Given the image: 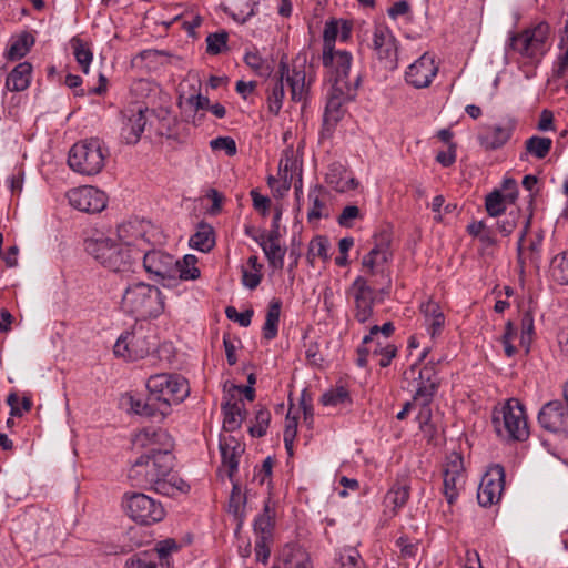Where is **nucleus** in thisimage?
<instances>
[{
    "mask_svg": "<svg viewBox=\"0 0 568 568\" xmlns=\"http://www.w3.org/2000/svg\"><path fill=\"white\" fill-rule=\"evenodd\" d=\"M387 342L381 341V338H375L371 344H361L357 348V359L356 364L359 367H366L369 355H378L385 347Z\"/></svg>",
    "mask_w": 568,
    "mask_h": 568,
    "instance_id": "nucleus-46",
    "label": "nucleus"
},
{
    "mask_svg": "<svg viewBox=\"0 0 568 568\" xmlns=\"http://www.w3.org/2000/svg\"><path fill=\"white\" fill-rule=\"evenodd\" d=\"M491 423L497 436L501 439L523 442L529 436L525 408L516 398H510L500 407H495Z\"/></svg>",
    "mask_w": 568,
    "mask_h": 568,
    "instance_id": "nucleus-6",
    "label": "nucleus"
},
{
    "mask_svg": "<svg viewBox=\"0 0 568 568\" xmlns=\"http://www.w3.org/2000/svg\"><path fill=\"white\" fill-rule=\"evenodd\" d=\"M507 197L504 196L500 190H494L487 194L485 200V207L487 213L493 216H499L506 211Z\"/></svg>",
    "mask_w": 568,
    "mask_h": 568,
    "instance_id": "nucleus-47",
    "label": "nucleus"
},
{
    "mask_svg": "<svg viewBox=\"0 0 568 568\" xmlns=\"http://www.w3.org/2000/svg\"><path fill=\"white\" fill-rule=\"evenodd\" d=\"M323 193L324 187L320 184L310 190L308 200L312 202V207L307 213L308 222L317 221L323 216L322 210L325 207V202L321 199Z\"/></svg>",
    "mask_w": 568,
    "mask_h": 568,
    "instance_id": "nucleus-45",
    "label": "nucleus"
},
{
    "mask_svg": "<svg viewBox=\"0 0 568 568\" xmlns=\"http://www.w3.org/2000/svg\"><path fill=\"white\" fill-rule=\"evenodd\" d=\"M409 490L410 487L407 484H398L387 493L386 500L393 505L395 511L406 505L409 499Z\"/></svg>",
    "mask_w": 568,
    "mask_h": 568,
    "instance_id": "nucleus-51",
    "label": "nucleus"
},
{
    "mask_svg": "<svg viewBox=\"0 0 568 568\" xmlns=\"http://www.w3.org/2000/svg\"><path fill=\"white\" fill-rule=\"evenodd\" d=\"M158 84L149 79H138L131 87L130 92L136 99V102L141 103L140 100L151 98L158 93Z\"/></svg>",
    "mask_w": 568,
    "mask_h": 568,
    "instance_id": "nucleus-44",
    "label": "nucleus"
},
{
    "mask_svg": "<svg viewBox=\"0 0 568 568\" xmlns=\"http://www.w3.org/2000/svg\"><path fill=\"white\" fill-rule=\"evenodd\" d=\"M148 396L126 400L130 409L140 416L163 420L172 412L173 405L181 404L190 394L189 382L180 374H155L148 378Z\"/></svg>",
    "mask_w": 568,
    "mask_h": 568,
    "instance_id": "nucleus-1",
    "label": "nucleus"
},
{
    "mask_svg": "<svg viewBox=\"0 0 568 568\" xmlns=\"http://www.w3.org/2000/svg\"><path fill=\"white\" fill-rule=\"evenodd\" d=\"M375 57L379 62L378 68L393 71L397 68V48L396 41L387 42L386 45L375 51Z\"/></svg>",
    "mask_w": 568,
    "mask_h": 568,
    "instance_id": "nucleus-39",
    "label": "nucleus"
},
{
    "mask_svg": "<svg viewBox=\"0 0 568 568\" xmlns=\"http://www.w3.org/2000/svg\"><path fill=\"white\" fill-rule=\"evenodd\" d=\"M253 240L256 241L263 250L270 267L273 270H282L286 248L282 247L280 243H267L264 233L258 236H253Z\"/></svg>",
    "mask_w": 568,
    "mask_h": 568,
    "instance_id": "nucleus-29",
    "label": "nucleus"
},
{
    "mask_svg": "<svg viewBox=\"0 0 568 568\" xmlns=\"http://www.w3.org/2000/svg\"><path fill=\"white\" fill-rule=\"evenodd\" d=\"M465 484V467L463 456L454 453L447 458L443 471V489L449 505L455 504Z\"/></svg>",
    "mask_w": 568,
    "mask_h": 568,
    "instance_id": "nucleus-14",
    "label": "nucleus"
},
{
    "mask_svg": "<svg viewBox=\"0 0 568 568\" xmlns=\"http://www.w3.org/2000/svg\"><path fill=\"white\" fill-rule=\"evenodd\" d=\"M550 274L559 284H568V251L556 255L551 260Z\"/></svg>",
    "mask_w": 568,
    "mask_h": 568,
    "instance_id": "nucleus-42",
    "label": "nucleus"
},
{
    "mask_svg": "<svg viewBox=\"0 0 568 568\" xmlns=\"http://www.w3.org/2000/svg\"><path fill=\"white\" fill-rule=\"evenodd\" d=\"M71 48L79 65L83 71H88L93 57L88 44L82 40L74 38L71 40Z\"/></svg>",
    "mask_w": 568,
    "mask_h": 568,
    "instance_id": "nucleus-48",
    "label": "nucleus"
},
{
    "mask_svg": "<svg viewBox=\"0 0 568 568\" xmlns=\"http://www.w3.org/2000/svg\"><path fill=\"white\" fill-rule=\"evenodd\" d=\"M531 215H529L525 220L524 229L520 232L519 239L517 241V255L518 263L524 266L526 261H529L536 268H539L541 262V248L544 236L540 233L535 234L530 241L527 248L524 247L525 237L527 235L529 225H530Z\"/></svg>",
    "mask_w": 568,
    "mask_h": 568,
    "instance_id": "nucleus-20",
    "label": "nucleus"
},
{
    "mask_svg": "<svg viewBox=\"0 0 568 568\" xmlns=\"http://www.w3.org/2000/svg\"><path fill=\"white\" fill-rule=\"evenodd\" d=\"M109 149L98 138L84 139L77 142L69 151L70 169L82 175H97L105 165Z\"/></svg>",
    "mask_w": 568,
    "mask_h": 568,
    "instance_id": "nucleus-7",
    "label": "nucleus"
},
{
    "mask_svg": "<svg viewBox=\"0 0 568 568\" xmlns=\"http://www.w3.org/2000/svg\"><path fill=\"white\" fill-rule=\"evenodd\" d=\"M549 36V26L545 22L537 24L530 30H526L521 33L515 34L510 38L511 50L518 52L523 59L525 65H535L539 58L545 53L546 41Z\"/></svg>",
    "mask_w": 568,
    "mask_h": 568,
    "instance_id": "nucleus-8",
    "label": "nucleus"
},
{
    "mask_svg": "<svg viewBox=\"0 0 568 568\" xmlns=\"http://www.w3.org/2000/svg\"><path fill=\"white\" fill-rule=\"evenodd\" d=\"M143 267L155 281H175L179 273V260L162 250H146V241L143 243Z\"/></svg>",
    "mask_w": 568,
    "mask_h": 568,
    "instance_id": "nucleus-12",
    "label": "nucleus"
},
{
    "mask_svg": "<svg viewBox=\"0 0 568 568\" xmlns=\"http://www.w3.org/2000/svg\"><path fill=\"white\" fill-rule=\"evenodd\" d=\"M152 338L153 336L146 334L142 328L126 331L116 339L113 348L114 355L126 361L144 358L155 347Z\"/></svg>",
    "mask_w": 568,
    "mask_h": 568,
    "instance_id": "nucleus-11",
    "label": "nucleus"
},
{
    "mask_svg": "<svg viewBox=\"0 0 568 568\" xmlns=\"http://www.w3.org/2000/svg\"><path fill=\"white\" fill-rule=\"evenodd\" d=\"M149 118H155L161 129H165L166 133L170 134L176 124V118L171 115V112L166 108L150 109Z\"/></svg>",
    "mask_w": 568,
    "mask_h": 568,
    "instance_id": "nucleus-57",
    "label": "nucleus"
},
{
    "mask_svg": "<svg viewBox=\"0 0 568 568\" xmlns=\"http://www.w3.org/2000/svg\"><path fill=\"white\" fill-rule=\"evenodd\" d=\"M180 549V545L173 538H166L156 542L155 548L153 550H149L150 552H154L156 555V560L159 562H170V555L172 552H176Z\"/></svg>",
    "mask_w": 568,
    "mask_h": 568,
    "instance_id": "nucleus-52",
    "label": "nucleus"
},
{
    "mask_svg": "<svg viewBox=\"0 0 568 568\" xmlns=\"http://www.w3.org/2000/svg\"><path fill=\"white\" fill-rule=\"evenodd\" d=\"M276 517V503L270 497L264 501L263 510L256 516L253 524L256 537H268L273 539V530Z\"/></svg>",
    "mask_w": 568,
    "mask_h": 568,
    "instance_id": "nucleus-26",
    "label": "nucleus"
},
{
    "mask_svg": "<svg viewBox=\"0 0 568 568\" xmlns=\"http://www.w3.org/2000/svg\"><path fill=\"white\" fill-rule=\"evenodd\" d=\"M201 92V79L196 73H189L178 85V106L183 109L187 103L191 95H196Z\"/></svg>",
    "mask_w": 568,
    "mask_h": 568,
    "instance_id": "nucleus-33",
    "label": "nucleus"
},
{
    "mask_svg": "<svg viewBox=\"0 0 568 568\" xmlns=\"http://www.w3.org/2000/svg\"><path fill=\"white\" fill-rule=\"evenodd\" d=\"M189 245L203 253L210 252L215 245L213 227L206 222H200L196 232L190 237Z\"/></svg>",
    "mask_w": 568,
    "mask_h": 568,
    "instance_id": "nucleus-28",
    "label": "nucleus"
},
{
    "mask_svg": "<svg viewBox=\"0 0 568 568\" xmlns=\"http://www.w3.org/2000/svg\"><path fill=\"white\" fill-rule=\"evenodd\" d=\"M285 75L286 82L291 88L292 100L302 101L305 99L312 79L310 78L306 84V73H285Z\"/></svg>",
    "mask_w": 568,
    "mask_h": 568,
    "instance_id": "nucleus-36",
    "label": "nucleus"
},
{
    "mask_svg": "<svg viewBox=\"0 0 568 568\" xmlns=\"http://www.w3.org/2000/svg\"><path fill=\"white\" fill-rule=\"evenodd\" d=\"M271 422V413L267 408L261 407L255 414V424L250 427L253 437H263Z\"/></svg>",
    "mask_w": 568,
    "mask_h": 568,
    "instance_id": "nucleus-54",
    "label": "nucleus"
},
{
    "mask_svg": "<svg viewBox=\"0 0 568 568\" xmlns=\"http://www.w3.org/2000/svg\"><path fill=\"white\" fill-rule=\"evenodd\" d=\"M125 568H171V564L159 562L154 552L140 551L128 558Z\"/></svg>",
    "mask_w": 568,
    "mask_h": 568,
    "instance_id": "nucleus-35",
    "label": "nucleus"
},
{
    "mask_svg": "<svg viewBox=\"0 0 568 568\" xmlns=\"http://www.w3.org/2000/svg\"><path fill=\"white\" fill-rule=\"evenodd\" d=\"M149 112L150 109L139 102L133 103L122 112L121 136L126 144H135L140 141L146 123L151 121Z\"/></svg>",
    "mask_w": 568,
    "mask_h": 568,
    "instance_id": "nucleus-15",
    "label": "nucleus"
},
{
    "mask_svg": "<svg viewBox=\"0 0 568 568\" xmlns=\"http://www.w3.org/2000/svg\"><path fill=\"white\" fill-rule=\"evenodd\" d=\"M243 59L253 71H274L275 69V61L270 55H262L257 49L247 51Z\"/></svg>",
    "mask_w": 568,
    "mask_h": 568,
    "instance_id": "nucleus-37",
    "label": "nucleus"
},
{
    "mask_svg": "<svg viewBox=\"0 0 568 568\" xmlns=\"http://www.w3.org/2000/svg\"><path fill=\"white\" fill-rule=\"evenodd\" d=\"M420 311L429 323V334L432 337H435L442 332L445 324V315L442 312L440 306L434 301H428L420 305Z\"/></svg>",
    "mask_w": 568,
    "mask_h": 568,
    "instance_id": "nucleus-30",
    "label": "nucleus"
},
{
    "mask_svg": "<svg viewBox=\"0 0 568 568\" xmlns=\"http://www.w3.org/2000/svg\"><path fill=\"white\" fill-rule=\"evenodd\" d=\"M121 307L138 320L155 318L164 311V296L156 286L136 282L125 288Z\"/></svg>",
    "mask_w": 568,
    "mask_h": 568,
    "instance_id": "nucleus-4",
    "label": "nucleus"
},
{
    "mask_svg": "<svg viewBox=\"0 0 568 568\" xmlns=\"http://www.w3.org/2000/svg\"><path fill=\"white\" fill-rule=\"evenodd\" d=\"M229 34L226 31L210 33L206 37V51L210 54H219L226 48Z\"/></svg>",
    "mask_w": 568,
    "mask_h": 568,
    "instance_id": "nucleus-56",
    "label": "nucleus"
},
{
    "mask_svg": "<svg viewBox=\"0 0 568 568\" xmlns=\"http://www.w3.org/2000/svg\"><path fill=\"white\" fill-rule=\"evenodd\" d=\"M410 71L413 70H425V71H438L439 65L435 61V55L426 52L419 59L409 64Z\"/></svg>",
    "mask_w": 568,
    "mask_h": 568,
    "instance_id": "nucleus-64",
    "label": "nucleus"
},
{
    "mask_svg": "<svg viewBox=\"0 0 568 568\" xmlns=\"http://www.w3.org/2000/svg\"><path fill=\"white\" fill-rule=\"evenodd\" d=\"M393 40H395V38L387 27L376 26L373 32L372 49L375 52Z\"/></svg>",
    "mask_w": 568,
    "mask_h": 568,
    "instance_id": "nucleus-61",
    "label": "nucleus"
},
{
    "mask_svg": "<svg viewBox=\"0 0 568 568\" xmlns=\"http://www.w3.org/2000/svg\"><path fill=\"white\" fill-rule=\"evenodd\" d=\"M521 217L519 209L510 210L503 219L497 221V229L503 236L510 235L517 227Z\"/></svg>",
    "mask_w": 568,
    "mask_h": 568,
    "instance_id": "nucleus-53",
    "label": "nucleus"
},
{
    "mask_svg": "<svg viewBox=\"0 0 568 568\" xmlns=\"http://www.w3.org/2000/svg\"><path fill=\"white\" fill-rule=\"evenodd\" d=\"M197 258L194 255L187 254L183 257V264L179 262L178 278L189 281L200 277L201 272L196 267Z\"/></svg>",
    "mask_w": 568,
    "mask_h": 568,
    "instance_id": "nucleus-50",
    "label": "nucleus"
},
{
    "mask_svg": "<svg viewBox=\"0 0 568 568\" xmlns=\"http://www.w3.org/2000/svg\"><path fill=\"white\" fill-rule=\"evenodd\" d=\"M173 465V463H170L169 456L158 458L140 456L131 465L128 479L133 487L152 489L169 497L178 493L189 491L190 485L171 474Z\"/></svg>",
    "mask_w": 568,
    "mask_h": 568,
    "instance_id": "nucleus-3",
    "label": "nucleus"
},
{
    "mask_svg": "<svg viewBox=\"0 0 568 568\" xmlns=\"http://www.w3.org/2000/svg\"><path fill=\"white\" fill-rule=\"evenodd\" d=\"M281 308L282 302L278 298H273L268 304L265 323L262 327L263 337L267 341L277 336Z\"/></svg>",
    "mask_w": 568,
    "mask_h": 568,
    "instance_id": "nucleus-31",
    "label": "nucleus"
},
{
    "mask_svg": "<svg viewBox=\"0 0 568 568\" xmlns=\"http://www.w3.org/2000/svg\"><path fill=\"white\" fill-rule=\"evenodd\" d=\"M122 505L126 515L140 525L149 526L165 517L162 504L142 493L124 494Z\"/></svg>",
    "mask_w": 568,
    "mask_h": 568,
    "instance_id": "nucleus-9",
    "label": "nucleus"
},
{
    "mask_svg": "<svg viewBox=\"0 0 568 568\" xmlns=\"http://www.w3.org/2000/svg\"><path fill=\"white\" fill-rule=\"evenodd\" d=\"M537 419L540 427L547 432L567 433L568 406L560 400H550L540 408Z\"/></svg>",
    "mask_w": 568,
    "mask_h": 568,
    "instance_id": "nucleus-18",
    "label": "nucleus"
},
{
    "mask_svg": "<svg viewBox=\"0 0 568 568\" xmlns=\"http://www.w3.org/2000/svg\"><path fill=\"white\" fill-rule=\"evenodd\" d=\"M284 75L285 73H280V78L272 84L267 97L268 111L277 115L283 105V99L285 94L284 90Z\"/></svg>",
    "mask_w": 568,
    "mask_h": 568,
    "instance_id": "nucleus-40",
    "label": "nucleus"
},
{
    "mask_svg": "<svg viewBox=\"0 0 568 568\" xmlns=\"http://www.w3.org/2000/svg\"><path fill=\"white\" fill-rule=\"evenodd\" d=\"M331 93L353 100L362 81L359 73H332Z\"/></svg>",
    "mask_w": 568,
    "mask_h": 568,
    "instance_id": "nucleus-23",
    "label": "nucleus"
},
{
    "mask_svg": "<svg viewBox=\"0 0 568 568\" xmlns=\"http://www.w3.org/2000/svg\"><path fill=\"white\" fill-rule=\"evenodd\" d=\"M272 538L268 537H256L255 539V556L256 560L262 564H267L271 555Z\"/></svg>",
    "mask_w": 568,
    "mask_h": 568,
    "instance_id": "nucleus-63",
    "label": "nucleus"
},
{
    "mask_svg": "<svg viewBox=\"0 0 568 568\" xmlns=\"http://www.w3.org/2000/svg\"><path fill=\"white\" fill-rule=\"evenodd\" d=\"M230 396L226 402L222 403L223 427L226 432H234L241 427L246 410L244 403L235 399V394H230Z\"/></svg>",
    "mask_w": 568,
    "mask_h": 568,
    "instance_id": "nucleus-25",
    "label": "nucleus"
},
{
    "mask_svg": "<svg viewBox=\"0 0 568 568\" xmlns=\"http://www.w3.org/2000/svg\"><path fill=\"white\" fill-rule=\"evenodd\" d=\"M31 73H7L6 88L12 92L26 90L31 83Z\"/></svg>",
    "mask_w": 568,
    "mask_h": 568,
    "instance_id": "nucleus-55",
    "label": "nucleus"
},
{
    "mask_svg": "<svg viewBox=\"0 0 568 568\" xmlns=\"http://www.w3.org/2000/svg\"><path fill=\"white\" fill-rule=\"evenodd\" d=\"M143 59L159 62L162 68H180L181 60L176 57H170L159 51H145L142 54Z\"/></svg>",
    "mask_w": 568,
    "mask_h": 568,
    "instance_id": "nucleus-59",
    "label": "nucleus"
},
{
    "mask_svg": "<svg viewBox=\"0 0 568 568\" xmlns=\"http://www.w3.org/2000/svg\"><path fill=\"white\" fill-rule=\"evenodd\" d=\"M333 568H366V566L359 552L349 547L338 554Z\"/></svg>",
    "mask_w": 568,
    "mask_h": 568,
    "instance_id": "nucleus-41",
    "label": "nucleus"
},
{
    "mask_svg": "<svg viewBox=\"0 0 568 568\" xmlns=\"http://www.w3.org/2000/svg\"><path fill=\"white\" fill-rule=\"evenodd\" d=\"M213 151H225L226 155L233 156L237 152L236 142L231 136H217L210 141Z\"/></svg>",
    "mask_w": 568,
    "mask_h": 568,
    "instance_id": "nucleus-60",
    "label": "nucleus"
},
{
    "mask_svg": "<svg viewBox=\"0 0 568 568\" xmlns=\"http://www.w3.org/2000/svg\"><path fill=\"white\" fill-rule=\"evenodd\" d=\"M134 229L133 223H125L119 226L118 235L120 242L109 237L89 240L85 243L87 252L101 265L115 273L132 272L141 260L143 253L144 235L138 233L130 235Z\"/></svg>",
    "mask_w": 568,
    "mask_h": 568,
    "instance_id": "nucleus-2",
    "label": "nucleus"
},
{
    "mask_svg": "<svg viewBox=\"0 0 568 568\" xmlns=\"http://www.w3.org/2000/svg\"><path fill=\"white\" fill-rule=\"evenodd\" d=\"M349 402V393L344 386L332 388L325 392L321 397V403L324 406H337Z\"/></svg>",
    "mask_w": 568,
    "mask_h": 568,
    "instance_id": "nucleus-49",
    "label": "nucleus"
},
{
    "mask_svg": "<svg viewBox=\"0 0 568 568\" xmlns=\"http://www.w3.org/2000/svg\"><path fill=\"white\" fill-rule=\"evenodd\" d=\"M243 450L244 449L234 437L220 442L222 465L227 468L230 479H232L233 475L237 471L239 458Z\"/></svg>",
    "mask_w": 568,
    "mask_h": 568,
    "instance_id": "nucleus-27",
    "label": "nucleus"
},
{
    "mask_svg": "<svg viewBox=\"0 0 568 568\" xmlns=\"http://www.w3.org/2000/svg\"><path fill=\"white\" fill-rule=\"evenodd\" d=\"M393 256L390 251V235L382 232L375 236L374 247L363 257L365 277L369 285L379 293L388 294L392 287L390 274L383 267Z\"/></svg>",
    "mask_w": 568,
    "mask_h": 568,
    "instance_id": "nucleus-5",
    "label": "nucleus"
},
{
    "mask_svg": "<svg viewBox=\"0 0 568 568\" xmlns=\"http://www.w3.org/2000/svg\"><path fill=\"white\" fill-rule=\"evenodd\" d=\"M552 146V140L550 138L534 135L526 140L525 149L526 152L520 154V160H526L527 155H532L536 159H545Z\"/></svg>",
    "mask_w": 568,
    "mask_h": 568,
    "instance_id": "nucleus-34",
    "label": "nucleus"
},
{
    "mask_svg": "<svg viewBox=\"0 0 568 568\" xmlns=\"http://www.w3.org/2000/svg\"><path fill=\"white\" fill-rule=\"evenodd\" d=\"M34 44V37L28 32L20 34L9 47L7 57L9 60L23 58Z\"/></svg>",
    "mask_w": 568,
    "mask_h": 568,
    "instance_id": "nucleus-38",
    "label": "nucleus"
},
{
    "mask_svg": "<svg viewBox=\"0 0 568 568\" xmlns=\"http://www.w3.org/2000/svg\"><path fill=\"white\" fill-rule=\"evenodd\" d=\"M254 311L252 308H247L246 311L239 313L234 306H227L225 308V315L230 321H234L239 323L242 327H247L251 325L252 317Z\"/></svg>",
    "mask_w": 568,
    "mask_h": 568,
    "instance_id": "nucleus-62",
    "label": "nucleus"
},
{
    "mask_svg": "<svg viewBox=\"0 0 568 568\" xmlns=\"http://www.w3.org/2000/svg\"><path fill=\"white\" fill-rule=\"evenodd\" d=\"M348 101L351 100L329 92L323 114V124L321 130L322 139H328L333 135L336 125L343 119L345 113L343 104Z\"/></svg>",
    "mask_w": 568,
    "mask_h": 568,
    "instance_id": "nucleus-22",
    "label": "nucleus"
},
{
    "mask_svg": "<svg viewBox=\"0 0 568 568\" xmlns=\"http://www.w3.org/2000/svg\"><path fill=\"white\" fill-rule=\"evenodd\" d=\"M329 241L324 235L315 236L308 245L307 260L310 264H314L315 257H321L323 261L329 260L328 255Z\"/></svg>",
    "mask_w": 568,
    "mask_h": 568,
    "instance_id": "nucleus-43",
    "label": "nucleus"
},
{
    "mask_svg": "<svg viewBox=\"0 0 568 568\" xmlns=\"http://www.w3.org/2000/svg\"><path fill=\"white\" fill-rule=\"evenodd\" d=\"M342 173H345L343 166L341 164H333L326 173L325 181L334 190L343 193L347 192V186L342 184V180H344Z\"/></svg>",
    "mask_w": 568,
    "mask_h": 568,
    "instance_id": "nucleus-58",
    "label": "nucleus"
},
{
    "mask_svg": "<svg viewBox=\"0 0 568 568\" xmlns=\"http://www.w3.org/2000/svg\"><path fill=\"white\" fill-rule=\"evenodd\" d=\"M133 445L144 449L141 456H152L153 458L169 456L170 463L174 462L173 439L164 429L145 428L135 435Z\"/></svg>",
    "mask_w": 568,
    "mask_h": 568,
    "instance_id": "nucleus-13",
    "label": "nucleus"
},
{
    "mask_svg": "<svg viewBox=\"0 0 568 568\" xmlns=\"http://www.w3.org/2000/svg\"><path fill=\"white\" fill-rule=\"evenodd\" d=\"M352 54L346 50H323V65L334 71H348L352 65Z\"/></svg>",
    "mask_w": 568,
    "mask_h": 568,
    "instance_id": "nucleus-32",
    "label": "nucleus"
},
{
    "mask_svg": "<svg viewBox=\"0 0 568 568\" xmlns=\"http://www.w3.org/2000/svg\"><path fill=\"white\" fill-rule=\"evenodd\" d=\"M351 290L355 301L354 316L359 323H365L373 315L375 290L369 285V281L365 276H357Z\"/></svg>",
    "mask_w": 568,
    "mask_h": 568,
    "instance_id": "nucleus-19",
    "label": "nucleus"
},
{
    "mask_svg": "<svg viewBox=\"0 0 568 568\" xmlns=\"http://www.w3.org/2000/svg\"><path fill=\"white\" fill-rule=\"evenodd\" d=\"M516 128V121L508 119L504 124L488 126L478 135L480 145L485 150H497L504 146L511 138Z\"/></svg>",
    "mask_w": 568,
    "mask_h": 568,
    "instance_id": "nucleus-21",
    "label": "nucleus"
},
{
    "mask_svg": "<svg viewBox=\"0 0 568 568\" xmlns=\"http://www.w3.org/2000/svg\"><path fill=\"white\" fill-rule=\"evenodd\" d=\"M440 386V378L434 364H426L418 372L417 386L413 397L414 403H418L422 409L418 415L420 424L430 420V404Z\"/></svg>",
    "mask_w": 568,
    "mask_h": 568,
    "instance_id": "nucleus-10",
    "label": "nucleus"
},
{
    "mask_svg": "<svg viewBox=\"0 0 568 568\" xmlns=\"http://www.w3.org/2000/svg\"><path fill=\"white\" fill-rule=\"evenodd\" d=\"M71 206L87 213H99L106 206V195L94 186H81L68 192Z\"/></svg>",
    "mask_w": 568,
    "mask_h": 568,
    "instance_id": "nucleus-17",
    "label": "nucleus"
},
{
    "mask_svg": "<svg viewBox=\"0 0 568 568\" xmlns=\"http://www.w3.org/2000/svg\"><path fill=\"white\" fill-rule=\"evenodd\" d=\"M272 568H312L308 552L297 545H286Z\"/></svg>",
    "mask_w": 568,
    "mask_h": 568,
    "instance_id": "nucleus-24",
    "label": "nucleus"
},
{
    "mask_svg": "<svg viewBox=\"0 0 568 568\" xmlns=\"http://www.w3.org/2000/svg\"><path fill=\"white\" fill-rule=\"evenodd\" d=\"M505 485V469L501 465L496 464L489 467V469L483 476L477 499L479 505L489 507L499 501Z\"/></svg>",
    "mask_w": 568,
    "mask_h": 568,
    "instance_id": "nucleus-16",
    "label": "nucleus"
}]
</instances>
